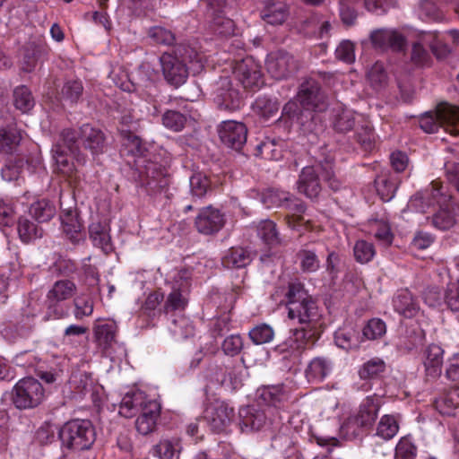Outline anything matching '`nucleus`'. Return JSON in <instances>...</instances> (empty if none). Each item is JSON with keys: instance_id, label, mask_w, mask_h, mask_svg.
<instances>
[{"instance_id": "obj_1", "label": "nucleus", "mask_w": 459, "mask_h": 459, "mask_svg": "<svg viewBox=\"0 0 459 459\" xmlns=\"http://www.w3.org/2000/svg\"><path fill=\"white\" fill-rule=\"evenodd\" d=\"M123 151L136 157L134 161L139 172V181L149 195H157L166 191L169 186V175L165 167L160 164L143 159L147 149L142 139L135 135L131 129L122 128Z\"/></svg>"}, {"instance_id": "obj_2", "label": "nucleus", "mask_w": 459, "mask_h": 459, "mask_svg": "<svg viewBox=\"0 0 459 459\" xmlns=\"http://www.w3.org/2000/svg\"><path fill=\"white\" fill-rule=\"evenodd\" d=\"M288 317L307 328L317 330L318 307L301 282H290L286 293Z\"/></svg>"}, {"instance_id": "obj_3", "label": "nucleus", "mask_w": 459, "mask_h": 459, "mask_svg": "<svg viewBox=\"0 0 459 459\" xmlns=\"http://www.w3.org/2000/svg\"><path fill=\"white\" fill-rule=\"evenodd\" d=\"M62 446L72 451L90 449L96 440V431L88 420H73L65 423L58 431Z\"/></svg>"}, {"instance_id": "obj_4", "label": "nucleus", "mask_w": 459, "mask_h": 459, "mask_svg": "<svg viewBox=\"0 0 459 459\" xmlns=\"http://www.w3.org/2000/svg\"><path fill=\"white\" fill-rule=\"evenodd\" d=\"M380 407L379 398L375 395L367 396L358 411L350 415L342 425V431L350 438L361 436L374 424Z\"/></svg>"}, {"instance_id": "obj_5", "label": "nucleus", "mask_w": 459, "mask_h": 459, "mask_svg": "<svg viewBox=\"0 0 459 459\" xmlns=\"http://www.w3.org/2000/svg\"><path fill=\"white\" fill-rule=\"evenodd\" d=\"M420 127L428 134L445 126L451 134L459 135V108L447 103L440 104L435 111L426 112L420 117Z\"/></svg>"}, {"instance_id": "obj_6", "label": "nucleus", "mask_w": 459, "mask_h": 459, "mask_svg": "<svg viewBox=\"0 0 459 459\" xmlns=\"http://www.w3.org/2000/svg\"><path fill=\"white\" fill-rule=\"evenodd\" d=\"M46 398L41 383L29 377L19 380L12 391V402L19 410H30L39 406Z\"/></svg>"}, {"instance_id": "obj_7", "label": "nucleus", "mask_w": 459, "mask_h": 459, "mask_svg": "<svg viewBox=\"0 0 459 459\" xmlns=\"http://www.w3.org/2000/svg\"><path fill=\"white\" fill-rule=\"evenodd\" d=\"M319 337L317 330L302 326L290 331L289 336L275 347V350L290 357L299 359L302 353L313 346Z\"/></svg>"}, {"instance_id": "obj_8", "label": "nucleus", "mask_w": 459, "mask_h": 459, "mask_svg": "<svg viewBox=\"0 0 459 459\" xmlns=\"http://www.w3.org/2000/svg\"><path fill=\"white\" fill-rule=\"evenodd\" d=\"M297 100L305 110L322 112L327 108V98L319 82L306 79L299 87Z\"/></svg>"}, {"instance_id": "obj_9", "label": "nucleus", "mask_w": 459, "mask_h": 459, "mask_svg": "<svg viewBox=\"0 0 459 459\" xmlns=\"http://www.w3.org/2000/svg\"><path fill=\"white\" fill-rule=\"evenodd\" d=\"M213 94V101L220 110L233 112L244 104L241 93L229 77H221L216 82Z\"/></svg>"}, {"instance_id": "obj_10", "label": "nucleus", "mask_w": 459, "mask_h": 459, "mask_svg": "<svg viewBox=\"0 0 459 459\" xmlns=\"http://www.w3.org/2000/svg\"><path fill=\"white\" fill-rule=\"evenodd\" d=\"M432 201L434 204L438 207L448 205L452 201V195L448 192L446 186L442 182L434 180L431 182L430 188L426 189L424 192L415 194L409 202V207L418 212L424 213L426 212L423 201Z\"/></svg>"}, {"instance_id": "obj_11", "label": "nucleus", "mask_w": 459, "mask_h": 459, "mask_svg": "<svg viewBox=\"0 0 459 459\" xmlns=\"http://www.w3.org/2000/svg\"><path fill=\"white\" fill-rule=\"evenodd\" d=\"M299 68L298 61L290 53L278 50L268 55L266 69L275 80L287 79L293 75Z\"/></svg>"}, {"instance_id": "obj_12", "label": "nucleus", "mask_w": 459, "mask_h": 459, "mask_svg": "<svg viewBox=\"0 0 459 459\" xmlns=\"http://www.w3.org/2000/svg\"><path fill=\"white\" fill-rule=\"evenodd\" d=\"M233 75L245 89L254 90L264 83L261 66L252 58H245L237 63Z\"/></svg>"}, {"instance_id": "obj_13", "label": "nucleus", "mask_w": 459, "mask_h": 459, "mask_svg": "<svg viewBox=\"0 0 459 459\" xmlns=\"http://www.w3.org/2000/svg\"><path fill=\"white\" fill-rule=\"evenodd\" d=\"M218 134L221 143L235 151H240L247 143V129L241 122L223 121L218 127Z\"/></svg>"}, {"instance_id": "obj_14", "label": "nucleus", "mask_w": 459, "mask_h": 459, "mask_svg": "<svg viewBox=\"0 0 459 459\" xmlns=\"http://www.w3.org/2000/svg\"><path fill=\"white\" fill-rule=\"evenodd\" d=\"M234 409L223 401H216L204 411V419L214 432L224 431L232 422Z\"/></svg>"}, {"instance_id": "obj_15", "label": "nucleus", "mask_w": 459, "mask_h": 459, "mask_svg": "<svg viewBox=\"0 0 459 459\" xmlns=\"http://www.w3.org/2000/svg\"><path fill=\"white\" fill-rule=\"evenodd\" d=\"M162 74L169 84L178 88L186 82L188 77V69L184 61L178 57L164 53L160 56Z\"/></svg>"}, {"instance_id": "obj_16", "label": "nucleus", "mask_w": 459, "mask_h": 459, "mask_svg": "<svg viewBox=\"0 0 459 459\" xmlns=\"http://www.w3.org/2000/svg\"><path fill=\"white\" fill-rule=\"evenodd\" d=\"M267 410L256 406H245L238 411V425L242 433H252L261 430L269 421Z\"/></svg>"}, {"instance_id": "obj_17", "label": "nucleus", "mask_w": 459, "mask_h": 459, "mask_svg": "<svg viewBox=\"0 0 459 459\" xmlns=\"http://www.w3.org/2000/svg\"><path fill=\"white\" fill-rule=\"evenodd\" d=\"M225 221L224 214L219 209L209 205L200 210L195 225L201 234L212 235L223 228Z\"/></svg>"}, {"instance_id": "obj_18", "label": "nucleus", "mask_w": 459, "mask_h": 459, "mask_svg": "<svg viewBox=\"0 0 459 459\" xmlns=\"http://www.w3.org/2000/svg\"><path fill=\"white\" fill-rule=\"evenodd\" d=\"M319 173L322 174L320 164L304 167L297 182L298 191L310 199L316 198L322 190Z\"/></svg>"}, {"instance_id": "obj_19", "label": "nucleus", "mask_w": 459, "mask_h": 459, "mask_svg": "<svg viewBox=\"0 0 459 459\" xmlns=\"http://www.w3.org/2000/svg\"><path fill=\"white\" fill-rule=\"evenodd\" d=\"M48 47L41 40L27 42L22 49V70L26 73L32 72L38 63L48 56Z\"/></svg>"}, {"instance_id": "obj_20", "label": "nucleus", "mask_w": 459, "mask_h": 459, "mask_svg": "<svg viewBox=\"0 0 459 459\" xmlns=\"http://www.w3.org/2000/svg\"><path fill=\"white\" fill-rule=\"evenodd\" d=\"M370 41L376 49L402 50L405 45V38L398 31L387 29H378L371 32Z\"/></svg>"}, {"instance_id": "obj_21", "label": "nucleus", "mask_w": 459, "mask_h": 459, "mask_svg": "<svg viewBox=\"0 0 459 459\" xmlns=\"http://www.w3.org/2000/svg\"><path fill=\"white\" fill-rule=\"evenodd\" d=\"M80 143L92 155H99L105 151V134L97 127L85 124L80 127Z\"/></svg>"}, {"instance_id": "obj_22", "label": "nucleus", "mask_w": 459, "mask_h": 459, "mask_svg": "<svg viewBox=\"0 0 459 459\" xmlns=\"http://www.w3.org/2000/svg\"><path fill=\"white\" fill-rule=\"evenodd\" d=\"M160 417V405L155 401L146 402L142 412L135 421L136 430L142 435H148L155 430L157 420Z\"/></svg>"}, {"instance_id": "obj_23", "label": "nucleus", "mask_w": 459, "mask_h": 459, "mask_svg": "<svg viewBox=\"0 0 459 459\" xmlns=\"http://www.w3.org/2000/svg\"><path fill=\"white\" fill-rule=\"evenodd\" d=\"M63 231L74 244H79L84 239V233L82 231V223L78 219L76 211L67 210L61 214Z\"/></svg>"}, {"instance_id": "obj_24", "label": "nucleus", "mask_w": 459, "mask_h": 459, "mask_svg": "<svg viewBox=\"0 0 459 459\" xmlns=\"http://www.w3.org/2000/svg\"><path fill=\"white\" fill-rule=\"evenodd\" d=\"M444 361V350L441 346L432 343L423 351V364L429 376L437 377L441 373Z\"/></svg>"}, {"instance_id": "obj_25", "label": "nucleus", "mask_w": 459, "mask_h": 459, "mask_svg": "<svg viewBox=\"0 0 459 459\" xmlns=\"http://www.w3.org/2000/svg\"><path fill=\"white\" fill-rule=\"evenodd\" d=\"M117 325L115 323L98 324L93 328L94 341L99 349L106 353L116 342Z\"/></svg>"}, {"instance_id": "obj_26", "label": "nucleus", "mask_w": 459, "mask_h": 459, "mask_svg": "<svg viewBox=\"0 0 459 459\" xmlns=\"http://www.w3.org/2000/svg\"><path fill=\"white\" fill-rule=\"evenodd\" d=\"M459 218V205L450 203L448 205L439 207L438 211L432 216L431 221L434 227L446 230L452 228Z\"/></svg>"}, {"instance_id": "obj_27", "label": "nucleus", "mask_w": 459, "mask_h": 459, "mask_svg": "<svg viewBox=\"0 0 459 459\" xmlns=\"http://www.w3.org/2000/svg\"><path fill=\"white\" fill-rule=\"evenodd\" d=\"M395 311L406 317L414 316L418 310L419 305L412 294L407 289L400 290L393 299Z\"/></svg>"}, {"instance_id": "obj_28", "label": "nucleus", "mask_w": 459, "mask_h": 459, "mask_svg": "<svg viewBox=\"0 0 459 459\" xmlns=\"http://www.w3.org/2000/svg\"><path fill=\"white\" fill-rule=\"evenodd\" d=\"M187 304L188 298L186 291L180 288H174L165 299L162 308L159 310V313H164L165 315L173 314L175 312L180 313L185 310Z\"/></svg>"}, {"instance_id": "obj_29", "label": "nucleus", "mask_w": 459, "mask_h": 459, "mask_svg": "<svg viewBox=\"0 0 459 459\" xmlns=\"http://www.w3.org/2000/svg\"><path fill=\"white\" fill-rule=\"evenodd\" d=\"M254 258V254L242 247H231L222 259L223 264L228 268H244Z\"/></svg>"}, {"instance_id": "obj_30", "label": "nucleus", "mask_w": 459, "mask_h": 459, "mask_svg": "<svg viewBox=\"0 0 459 459\" xmlns=\"http://www.w3.org/2000/svg\"><path fill=\"white\" fill-rule=\"evenodd\" d=\"M376 190L384 202L390 201L398 186V178L392 173H382L375 179Z\"/></svg>"}, {"instance_id": "obj_31", "label": "nucleus", "mask_w": 459, "mask_h": 459, "mask_svg": "<svg viewBox=\"0 0 459 459\" xmlns=\"http://www.w3.org/2000/svg\"><path fill=\"white\" fill-rule=\"evenodd\" d=\"M283 207L290 212V214L285 217L286 222L290 228L296 229L304 221L302 214L306 211V206L301 200L292 196L289 193L288 201L284 203Z\"/></svg>"}, {"instance_id": "obj_32", "label": "nucleus", "mask_w": 459, "mask_h": 459, "mask_svg": "<svg viewBox=\"0 0 459 459\" xmlns=\"http://www.w3.org/2000/svg\"><path fill=\"white\" fill-rule=\"evenodd\" d=\"M153 449L160 459H179L182 450L181 440L178 437L163 438Z\"/></svg>"}, {"instance_id": "obj_33", "label": "nucleus", "mask_w": 459, "mask_h": 459, "mask_svg": "<svg viewBox=\"0 0 459 459\" xmlns=\"http://www.w3.org/2000/svg\"><path fill=\"white\" fill-rule=\"evenodd\" d=\"M207 377L212 383H215L219 385H227L232 389L238 388L240 385V380L233 370H228L223 367H212Z\"/></svg>"}, {"instance_id": "obj_34", "label": "nucleus", "mask_w": 459, "mask_h": 459, "mask_svg": "<svg viewBox=\"0 0 459 459\" xmlns=\"http://www.w3.org/2000/svg\"><path fill=\"white\" fill-rule=\"evenodd\" d=\"M257 236L264 245L272 248L281 245V240L275 222L271 220L261 221L256 227Z\"/></svg>"}, {"instance_id": "obj_35", "label": "nucleus", "mask_w": 459, "mask_h": 459, "mask_svg": "<svg viewBox=\"0 0 459 459\" xmlns=\"http://www.w3.org/2000/svg\"><path fill=\"white\" fill-rule=\"evenodd\" d=\"M76 292L77 286L75 282L68 279H63L54 282L48 290L47 296L65 302L74 298Z\"/></svg>"}, {"instance_id": "obj_36", "label": "nucleus", "mask_w": 459, "mask_h": 459, "mask_svg": "<svg viewBox=\"0 0 459 459\" xmlns=\"http://www.w3.org/2000/svg\"><path fill=\"white\" fill-rule=\"evenodd\" d=\"M332 363L331 361L324 357H316L313 359L305 373L308 381H322L331 371Z\"/></svg>"}, {"instance_id": "obj_37", "label": "nucleus", "mask_w": 459, "mask_h": 459, "mask_svg": "<svg viewBox=\"0 0 459 459\" xmlns=\"http://www.w3.org/2000/svg\"><path fill=\"white\" fill-rule=\"evenodd\" d=\"M369 233L382 245L390 246L394 239L389 222L384 219H371L368 221Z\"/></svg>"}, {"instance_id": "obj_38", "label": "nucleus", "mask_w": 459, "mask_h": 459, "mask_svg": "<svg viewBox=\"0 0 459 459\" xmlns=\"http://www.w3.org/2000/svg\"><path fill=\"white\" fill-rule=\"evenodd\" d=\"M17 232L23 243L31 242L43 235V230L33 221L26 217L21 216L17 221Z\"/></svg>"}, {"instance_id": "obj_39", "label": "nucleus", "mask_w": 459, "mask_h": 459, "mask_svg": "<svg viewBox=\"0 0 459 459\" xmlns=\"http://www.w3.org/2000/svg\"><path fill=\"white\" fill-rule=\"evenodd\" d=\"M83 93V85L78 79L66 80L60 91V100L71 105L76 104Z\"/></svg>"}, {"instance_id": "obj_40", "label": "nucleus", "mask_w": 459, "mask_h": 459, "mask_svg": "<svg viewBox=\"0 0 459 459\" xmlns=\"http://www.w3.org/2000/svg\"><path fill=\"white\" fill-rule=\"evenodd\" d=\"M143 400L144 397L143 393L134 392L132 394H126L121 401L119 414L126 418L133 417L146 403Z\"/></svg>"}, {"instance_id": "obj_41", "label": "nucleus", "mask_w": 459, "mask_h": 459, "mask_svg": "<svg viewBox=\"0 0 459 459\" xmlns=\"http://www.w3.org/2000/svg\"><path fill=\"white\" fill-rule=\"evenodd\" d=\"M22 140V134L16 128L0 129V152L11 154L16 152Z\"/></svg>"}, {"instance_id": "obj_42", "label": "nucleus", "mask_w": 459, "mask_h": 459, "mask_svg": "<svg viewBox=\"0 0 459 459\" xmlns=\"http://www.w3.org/2000/svg\"><path fill=\"white\" fill-rule=\"evenodd\" d=\"M30 213L39 222H47L55 216L56 207L50 201L41 199L30 205Z\"/></svg>"}, {"instance_id": "obj_43", "label": "nucleus", "mask_w": 459, "mask_h": 459, "mask_svg": "<svg viewBox=\"0 0 459 459\" xmlns=\"http://www.w3.org/2000/svg\"><path fill=\"white\" fill-rule=\"evenodd\" d=\"M336 345L345 351L356 350L359 347V333L353 329H339L334 333Z\"/></svg>"}, {"instance_id": "obj_44", "label": "nucleus", "mask_w": 459, "mask_h": 459, "mask_svg": "<svg viewBox=\"0 0 459 459\" xmlns=\"http://www.w3.org/2000/svg\"><path fill=\"white\" fill-rule=\"evenodd\" d=\"M189 183L190 193L194 199H202L212 190L210 178L202 172L194 173Z\"/></svg>"}, {"instance_id": "obj_45", "label": "nucleus", "mask_w": 459, "mask_h": 459, "mask_svg": "<svg viewBox=\"0 0 459 459\" xmlns=\"http://www.w3.org/2000/svg\"><path fill=\"white\" fill-rule=\"evenodd\" d=\"M299 266L304 273L316 272L320 267V260L315 250L305 246L297 253Z\"/></svg>"}, {"instance_id": "obj_46", "label": "nucleus", "mask_w": 459, "mask_h": 459, "mask_svg": "<svg viewBox=\"0 0 459 459\" xmlns=\"http://www.w3.org/2000/svg\"><path fill=\"white\" fill-rule=\"evenodd\" d=\"M398 431L399 423L395 416L385 414L380 418L377 426V436L384 440H390Z\"/></svg>"}, {"instance_id": "obj_47", "label": "nucleus", "mask_w": 459, "mask_h": 459, "mask_svg": "<svg viewBox=\"0 0 459 459\" xmlns=\"http://www.w3.org/2000/svg\"><path fill=\"white\" fill-rule=\"evenodd\" d=\"M170 333L179 338H188L195 334V327L189 318L183 315L176 316L169 327Z\"/></svg>"}, {"instance_id": "obj_48", "label": "nucleus", "mask_w": 459, "mask_h": 459, "mask_svg": "<svg viewBox=\"0 0 459 459\" xmlns=\"http://www.w3.org/2000/svg\"><path fill=\"white\" fill-rule=\"evenodd\" d=\"M279 107L276 99L268 96H259L253 104L254 111L266 119L274 116L278 112Z\"/></svg>"}, {"instance_id": "obj_49", "label": "nucleus", "mask_w": 459, "mask_h": 459, "mask_svg": "<svg viewBox=\"0 0 459 459\" xmlns=\"http://www.w3.org/2000/svg\"><path fill=\"white\" fill-rule=\"evenodd\" d=\"M13 104L22 113L29 112L34 107L35 100L28 87L21 85L14 89Z\"/></svg>"}, {"instance_id": "obj_50", "label": "nucleus", "mask_w": 459, "mask_h": 459, "mask_svg": "<svg viewBox=\"0 0 459 459\" xmlns=\"http://www.w3.org/2000/svg\"><path fill=\"white\" fill-rule=\"evenodd\" d=\"M90 238L93 244L105 252L111 249L110 237L106 228L100 222H93L89 227Z\"/></svg>"}, {"instance_id": "obj_51", "label": "nucleus", "mask_w": 459, "mask_h": 459, "mask_svg": "<svg viewBox=\"0 0 459 459\" xmlns=\"http://www.w3.org/2000/svg\"><path fill=\"white\" fill-rule=\"evenodd\" d=\"M46 319H61L68 316L69 306L64 301L54 299L48 296H46Z\"/></svg>"}, {"instance_id": "obj_52", "label": "nucleus", "mask_w": 459, "mask_h": 459, "mask_svg": "<svg viewBox=\"0 0 459 459\" xmlns=\"http://www.w3.org/2000/svg\"><path fill=\"white\" fill-rule=\"evenodd\" d=\"M333 126L336 132L346 134L355 126L354 113L349 109H342L334 116Z\"/></svg>"}, {"instance_id": "obj_53", "label": "nucleus", "mask_w": 459, "mask_h": 459, "mask_svg": "<svg viewBox=\"0 0 459 459\" xmlns=\"http://www.w3.org/2000/svg\"><path fill=\"white\" fill-rule=\"evenodd\" d=\"M161 121L166 128L173 132H180L185 127L186 117L179 111L168 109L163 113Z\"/></svg>"}, {"instance_id": "obj_54", "label": "nucleus", "mask_w": 459, "mask_h": 459, "mask_svg": "<svg viewBox=\"0 0 459 459\" xmlns=\"http://www.w3.org/2000/svg\"><path fill=\"white\" fill-rule=\"evenodd\" d=\"M385 370V361L379 358H373L362 365L359 370V375L362 379H370L378 377Z\"/></svg>"}, {"instance_id": "obj_55", "label": "nucleus", "mask_w": 459, "mask_h": 459, "mask_svg": "<svg viewBox=\"0 0 459 459\" xmlns=\"http://www.w3.org/2000/svg\"><path fill=\"white\" fill-rule=\"evenodd\" d=\"M289 193L279 189H267L261 194V201L267 208L283 207Z\"/></svg>"}, {"instance_id": "obj_56", "label": "nucleus", "mask_w": 459, "mask_h": 459, "mask_svg": "<svg viewBox=\"0 0 459 459\" xmlns=\"http://www.w3.org/2000/svg\"><path fill=\"white\" fill-rule=\"evenodd\" d=\"M25 164L26 160L21 157L9 160L2 169V178L6 181L18 179Z\"/></svg>"}, {"instance_id": "obj_57", "label": "nucleus", "mask_w": 459, "mask_h": 459, "mask_svg": "<svg viewBox=\"0 0 459 459\" xmlns=\"http://www.w3.org/2000/svg\"><path fill=\"white\" fill-rule=\"evenodd\" d=\"M248 335L255 344L261 345L270 342L273 339L274 331L270 325L261 324L253 327Z\"/></svg>"}, {"instance_id": "obj_58", "label": "nucleus", "mask_w": 459, "mask_h": 459, "mask_svg": "<svg viewBox=\"0 0 459 459\" xmlns=\"http://www.w3.org/2000/svg\"><path fill=\"white\" fill-rule=\"evenodd\" d=\"M353 254L358 263L367 264L372 260L376 250L372 243L366 240H358L354 245Z\"/></svg>"}, {"instance_id": "obj_59", "label": "nucleus", "mask_w": 459, "mask_h": 459, "mask_svg": "<svg viewBox=\"0 0 459 459\" xmlns=\"http://www.w3.org/2000/svg\"><path fill=\"white\" fill-rule=\"evenodd\" d=\"M148 36L154 43L165 46H171L176 40L174 33L161 26L152 27Z\"/></svg>"}, {"instance_id": "obj_60", "label": "nucleus", "mask_w": 459, "mask_h": 459, "mask_svg": "<svg viewBox=\"0 0 459 459\" xmlns=\"http://www.w3.org/2000/svg\"><path fill=\"white\" fill-rule=\"evenodd\" d=\"M286 18L287 10L284 4H273L268 6L263 13V19L272 25L281 24Z\"/></svg>"}, {"instance_id": "obj_61", "label": "nucleus", "mask_w": 459, "mask_h": 459, "mask_svg": "<svg viewBox=\"0 0 459 459\" xmlns=\"http://www.w3.org/2000/svg\"><path fill=\"white\" fill-rule=\"evenodd\" d=\"M386 332V326L383 320L372 318L368 320L364 326L362 333L368 340H377L381 338Z\"/></svg>"}, {"instance_id": "obj_62", "label": "nucleus", "mask_w": 459, "mask_h": 459, "mask_svg": "<svg viewBox=\"0 0 459 459\" xmlns=\"http://www.w3.org/2000/svg\"><path fill=\"white\" fill-rule=\"evenodd\" d=\"M59 141L65 146L73 154L79 152L80 143V131L77 132L72 128H65L61 131Z\"/></svg>"}, {"instance_id": "obj_63", "label": "nucleus", "mask_w": 459, "mask_h": 459, "mask_svg": "<svg viewBox=\"0 0 459 459\" xmlns=\"http://www.w3.org/2000/svg\"><path fill=\"white\" fill-rule=\"evenodd\" d=\"M212 28L215 34L228 37L234 34L235 23L230 18L218 15L214 17L212 23Z\"/></svg>"}, {"instance_id": "obj_64", "label": "nucleus", "mask_w": 459, "mask_h": 459, "mask_svg": "<svg viewBox=\"0 0 459 459\" xmlns=\"http://www.w3.org/2000/svg\"><path fill=\"white\" fill-rule=\"evenodd\" d=\"M417 447L406 437H402L395 447L394 459H415Z\"/></svg>"}]
</instances>
